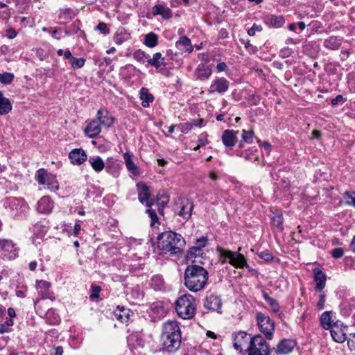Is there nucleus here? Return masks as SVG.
Instances as JSON below:
<instances>
[{
  "label": "nucleus",
  "instance_id": "nucleus-1",
  "mask_svg": "<svg viewBox=\"0 0 355 355\" xmlns=\"http://www.w3.org/2000/svg\"><path fill=\"white\" fill-rule=\"evenodd\" d=\"M163 351L175 353L182 343V333L180 323L174 320H168L162 324L160 336Z\"/></svg>",
  "mask_w": 355,
  "mask_h": 355
},
{
  "label": "nucleus",
  "instance_id": "nucleus-2",
  "mask_svg": "<svg viewBox=\"0 0 355 355\" xmlns=\"http://www.w3.org/2000/svg\"><path fill=\"white\" fill-rule=\"evenodd\" d=\"M159 254L169 253L170 255H178L182 252L185 241L181 234L173 231H166L157 237Z\"/></svg>",
  "mask_w": 355,
  "mask_h": 355
},
{
  "label": "nucleus",
  "instance_id": "nucleus-3",
  "mask_svg": "<svg viewBox=\"0 0 355 355\" xmlns=\"http://www.w3.org/2000/svg\"><path fill=\"white\" fill-rule=\"evenodd\" d=\"M208 279V271L196 264L187 266L184 272V284L193 293L203 290L207 284Z\"/></svg>",
  "mask_w": 355,
  "mask_h": 355
},
{
  "label": "nucleus",
  "instance_id": "nucleus-4",
  "mask_svg": "<svg viewBox=\"0 0 355 355\" xmlns=\"http://www.w3.org/2000/svg\"><path fill=\"white\" fill-rule=\"evenodd\" d=\"M175 309L180 318L184 320L193 318L196 311L195 298L190 294L181 295L175 302Z\"/></svg>",
  "mask_w": 355,
  "mask_h": 355
},
{
  "label": "nucleus",
  "instance_id": "nucleus-5",
  "mask_svg": "<svg viewBox=\"0 0 355 355\" xmlns=\"http://www.w3.org/2000/svg\"><path fill=\"white\" fill-rule=\"evenodd\" d=\"M217 252L220 256L222 263L229 262L232 266L237 268H246L250 269L246 259L242 254L238 252H233L223 248H217Z\"/></svg>",
  "mask_w": 355,
  "mask_h": 355
},
{
  "label": "nucleus",
  "instance_id": "nucleus-6",
  "mask_svg": "<svg viewBox=\"0 0 355 355\" xmlns=\"http://www.w3.org/2000/svg\"><path fill=\"white\" fill-rule=\"evenodd\" d=\"M256 320L260 332L268 340H272L275 329V322L268 315L258 312L256 314Z\"/></svg>",
  "mask_w": 355,
  "mask_h": 355
},
{
  "label": "nucleus",
  "instance_id": "nucleus-7",
  "mask_svg": "<svg viewBox=\"0 0 355 355\" xmlns=\"http://www.w3.org/2000/svg\"><path fill=\"white\" fill-rule=\"evenodd\" d=\"M246 351L248 355H268L270 352L268 343L260 334L251 338Z\"/></svg>",
  "mask_w": 355,
  "mask_h": 355
},
{
  "label": "nucleus",
  "instance_id": "nucleus-8",
  "mask_svg": "<svg viewBox=\"0 0 355 355\" xmlns=\"http://www.w3.org/2000/svg\"><path fill=\"white\" fill-rule=\"evenodd\" d=\"M193 209V202L187 198H178L173 207L175 213L185 220H189L191 218Z\"/></svg>",
  "mask_w": 355,
  "mask_h": 355
},
{
  "label": "nucleus",
  "instance_id": "nucleus-9",
  "mask_svg": "<svg viewBox=\"0 0 355 355\" xmlns=\"http://www.w3.org/2000/svg\"><path fill=\"white\" fill-rule=\"evenodd\" d=\"M5 205L10 209L14 216H21L28 208V204L22 198H8L5 202Z\"/></svg>",
  "mask_w": 355,
  "mask_h": 355
},
{
  "label": "nucleus",
  "instance_id": "nucleus-10",
  "mask_svg": "<svg viewBox=\"0 0 355 355\" xmlns=\"http://www.w3.org/2000/svg\"><path fill=\"white\" fill-rule=\"evenodd\" d=\"M19 249L11 239H0V253L4 259L13 260L18 255Z\"/></svg>",
  "mask_w": 355,
  "mask_h": 355
},
{
  "label": "nucleus",
  "instance_id": "nucleus-11",
  "mask_svg": "<svg viewBox=\"0 0 355 355\" xmlns=\"http://www.w3.org/2000/svg\"><path fill=\"white\" fill-rule=\"evenodd\" d=\"M230 87V82L224 77H216L211 83L207 89L209 94L217 92L223 94L228 91Z\"/></svg>",
  "mask_w": 355,
  "mask_h": 355
},
{
  "label": "nucleus",
  "instance_id": "nucleus-12",
  "mask_svg": "<svg viewBox=\"0 0 355 355\" xmlns=\"http://www.w3.org/2000/svg\"><path fill=\"white\" fill-rule=\"evenodd\" d=\"M204 306L211 311H216L221 313L223 302L220 295L214 293H209L204 299Z\"/></svg>",
  "mask_w": 355,
  "mask_h": 355
},
{
  "label": "nucleus",
  "instance_id": "nucleus-13",
  "mask_svg": "<svg viewBox=\"0 0 355 355\" xmlns=\"http://www.w3.org/2000/svg\"><path fill=\"white\" fill-rule=\"evenodd\" d=\"M139 201L145 205L147 207H151L153 205V200L150 198V191L149 187L144 182L137 184Z\"/></svg>",
  "mask_w": 355,
  "mask_h": 355
},
{
  "label": "nucleus",
  "instance_id": "nucleus-14",
  "mask_svg": "<svg viewBox=\"0 0 355 355\" xmlns=\"http://www.w3.org/2000/svg\"><path fill=\"white\" fill-rule=\"evenodd\" d=\"M297 345V342L293 339H283L277 345L275 352L277 354H288L293 352Z\"/></svg>",
  "mask_w": 355,
  "mask_h": 355
},
{
  "label": "nucleus",
  "instance_id": "nucleus-15",
  "mask_svg": "<svg viewBox=\"0 0 355 355\" xmlns=\"http://www.w3.org/2000/svg\"><path fill=\"white\" fill-rule=\"evenodd\" d=\"M96 120L102 126L110 128L113 125L115 119L107 109L101 107L97 111Z\"/></svg>",
  "mask_w": 355,
  "mask_h": 355
},
{
  "label": "nucleus",
  "instance_id": "nucleus-16",
  "mask_svg": "<svg viewBox=\"0 0 355 355\" xmlns=\"http://www.w3.org/2000/svg\"><path fill=\"white\" fill-rule=\"evenodd\" d=\"M250 335L245 331H239L233 334V346L235 349L242 351L243 347L248 345L251 339Z\"/></svg>",
  "mask_w": 355,
  "mask_h": 355
},
{
  "label": "nucleus",
  "instance_id": "nucleus-17",
  "mask_svg": "<svg viewBox=\"0 0 355 355\" xmlns=\"http://www.w3.org/2000/svg\"><path fill=\"white\" fill-rule=\"evenodd\" d=\"M212 74V69L210 65L205 63L199 64L194 72L193 76L198 80L205 81L208 80Z\"/></svg>",
  "mask_w": 355,
  "mask_h": 355
},
{
  "label": "nucleus",
  "instance_id": "nucleus-18",
  "mask_svg": "<svg viewBox=\"0 0 355 355\" xmlns=\"http://www.w3.org/2000/svg\"><path fill=\"white\" fill-rule=\"evenodd\" d=\"M54 207L53 201L47 196L42 197L37 202L36 210L40 214H49Z\"/></svg>",
  "mask_w": 355,
  "mask_h": 355
},
{
  "label": "nucleus",
  "instance_id": "nucleus-19",
  "mask_svg": "<svg viewBox=\"0 0 355 355\" xmlns=\"http://www.w3.org/2000/svg\"><path fill=\"white\" fill-rule=\"evenodd\" d=\"M263 23L270 28H279L283 26L285 19L282 15L267 14L263 17Z\"/></svg>",
  "mask_w": 355,
  "mask_h": 355
},
{
  "label": "nucleus",
  "instance_id": "nucleus-20",
  "mask_svg": "<svg viewBox=\"0 0 355 355\" xmlns=\"http://www.w3.org/2000/svg\"><path fill=\"white\" fill-rule=\"evenodd\" d=\"M69 159L73 165H81L87 159V155L83 148H75L69 153Z\"/></svg>",
  "mask_w": 355,
  "mask_h": 355
},
{
  "label": "nucleus",
  "instance_id": "nucleus-21",
  "mask_svg": "<svg viewBox=\"0 0 355 355\" xmlns=\"http://www.w3.org/2000/svg\"><path fill=\"white\" fill-rule=\"evenodd\" d=\"M238 131L234 130H225L223 131L221 140L226 148H232L238 141Z\"/></svg>",
  "mask_w": 355,
  "mask_h": 355
},
{
  "label": "nucleus",
  "instance_id": "nucleus-22",
  "mask_svg": "<svg viewBox=\"0 0 355 355\" xmlns=\"http://www.w3.org/2000/svg\"><path fill=\"white\" fill-rule=\"evenodd\" d=\"M175 47L181 54L191 53L193 50V46L191 40L187 36H181L175 42Z\"/></svg>",
  "mask_w": 355,
  "mask_h": 355
},
{
  "label": "nucleus",
  "instance_id": "nucleus-23",
  "mask_svg": "<svg viewBox=\"0 0 355 355\" xmlns=\"http://www.w3.org/2000/svg\"><path fill=\"white\" fill-rule=\"evenodd\" d=\"M88 162L92 169L96 173L101 172L105 168L107 172L111 170V166L108 164L105 165L103 159L98 155L91 156L89 157Z\"/></svg>",
  "mask_w": 355,
  "mask_h": 355
},
{
  "label": "nucleus",
  "instance_id": "nucleus-24",
  "mask_svg": "<svg viewBox=\"0 0 355 355\" xmlns=\"http://www.w3.org/2000/svg\"><path fill=\"white\" fill-rule=\"evenodd\" d=\"M313 272L314 282H315V289L316 291L321 292L325 287L327 276L325 273L318 268H314Z\"/></svg>",
  "mask_w": 355,
  "mask_h": 355
},
{
  "label": "nucleus",
  "instance_id": "nucleus-25",
  "mask_svg": "<svg viewBox=\"0 0 355 355\" xmlns=\"http://www.w3.org/2000/svg\"><path fill=\"white\" fill-rule=\"evenodd\" d=\"M127 344L129 349L133 351L138 347H143L145 340L139 334L135 332L127 336Z\"/></svg>",
  "mask_w": 355,
  "mask_h": 355
},
{
  "label": "nucleus",
  "instance_id": "nucleus-26",
  "mask_svg": "<svg viewBox=\"0 0 355 355\" xmlns=\"http://www.w3.org/2000/svg\"><path fill=\"white\" fill-rule=\"evenodd\" d=\"M85 134L89 138L96 137L101 132V125L96 119L89 121L85 128Z\"/></svg>",
  "mask_w": 355,
  "mask_h": 355
},
{
  "label": "nucleus",
  "instance_id": "nucleus-27",
  "mask_svg": "<svg viewBox=\"0 0 355 355\" xmlns=\"http://www.w3.org/2000/svg\"><path fill=\"white\" fill-rule=\"evenodd\" d=\"M37 289L42 299H49L52 296L50 291L51 284L45 280H37L36 282Z\"/></svg>",
  "mask_w": 355,
  "mask_h": 355
},
{
  "label": "nucleus",
  "instance_id": "nucleus-28",
  "mask_svg": "<svg viewBox=\"0 0 355 355\" xmlns=\"http://www.w3.org/2000/svg\"><path fill=\"white\" fill-rule=\"evenodd\" d=\"M130 310L123 306H117L113 311L114 318L122 323H128L130 320Z\"/></svg>",
  "mask_w": 355,
  "mask_h": 355
},
{
  "label": "nucleus",
  "instance_id": "nucleus-29",
  "mask_svg": "<svg viewBox=\"0 0 355 355\" xmlns=\"http://www.w3.org/2000/svg\"><path fill=\"white\" fill-rule=\"evenodd\" d=\"M55 175L49 173L46 169L41 168L36 171L35 179L40 185H44L52 181Z\"/></svg>",
  "mask_w": 355,
  "mask_h": 355
},
{
  "label": "nucleus",
  "instance_id": "nucleus-30",
  "mask_svg": "<svg viewBox=\"0 0 355 355\" xmlns=\"http://www.w3.org/2000/svg\"><path fill=\"white\" fill-rule=\"evenodd\" d=\"M152 13L154 16L160 15L164 19H168L172 17L171 9L162 4L155 5L152 8Z\"/></svg>",
  "mask_w": 355,
  "mask_h": 355
},
{
  "label": "nucleus",
  "instance_id": "nucleus-31",
  "mask_svg": "<svg viewBox=\"0 0 355 355\" xmlns=\"http://www.w3.org/2000/svg\"><path fill=\"white\" fill-rule=\"evenodd\" d=\"M132 157L131 153L126 152L123 154V159L128 171L133 175L137 176L140 174V172L138 166L134 163Z\"/></svg>",
  "mask_w": 355,
  "mask_h": 355
},
{
  "label": "nucleus",
  "instance_id": "nucleus-32",
  "mask_svg": "<svg viewBox=\"0 0 355 355\" xmlns=\"http://www.w3.org/2000/svg\"><path fill=\"white\" fill-rule=\"evenodd\" d=\"M130 39V34L123 27L119 28L113 36V40L116 45H121Z\"/></svg>",
  "mask_w": 355,
  "mask_h": 355
},
{
  "label": "nucleus",
  "instance_id": "nucleus-33",
  "mask_svg": "<svg viewBox=\"0 0 355 355\" xmlns=\"http://www.w3.org/2000/svg\"><path fill=\"white\" fill-rule=\"evenodd\" d=\"M330 333L333 340L336 343H343L347 340L346 334L336 324L330 329Z\"/></svg>",
  "mask_w": 355,
  "mask_h": 355
},
{
  "label": "nucleus",
  "instance_id": "nucleus-34",
  "mask_svg": "<svg viewBox=\"0 0 355 355\" xmlns=\"http://www.w3.org/2000/svg\"><path fill=\"white\" fill-rule=\"evenodd\" d=\"M139 98L141 101V105L143 107H148L150 103H153L155 98L152 94L149 92V89L146 87H142L139 92Z\"/></svg>",
  "mask_w": 355,
  "mask_h": 355
},
{
  "label": "nucleus",
  "instance_id": "nucleus-35",
  "mask_svg": "<svg viewBox=\"0 0 355 355\" xmlns=\"http://www.w3.org/2000/svg\"><path fill=\"white\" fill-rule=\"evenodd\" d=\"M342 40L336 36H331L325 39L323 42V46L329 50H338L341 46Z\"/></svg>",
  "mask_w": 355,
  "mask_h": 355
},
{
  "label": "nucleus",
  "instance_id": "nucleus-36",
  "mask_svg": "<svg viewBox=\"0 0 355 355\" xmlns=\"http://www.w3.org/2000/svg\"><path fill=\"white\" fill-rule=\"evenodd\" d=\"M147 63L148 65L153 66L157 69L162 66L166 67V65L164 58L162 57V53L159 52L154 53L153 58L149 56Z\"/></svg>",
  "mask_w": 355,
  "mask_h": 355
},
{
  "label": "nucleus",
  "instance_id": "nucleus-37",
  "mask_svg": "<svg viewBox=\"0 0 355 355\" xmlns=\"http://www.w3.org/2000/svg\"><path fill=\"white\" fill-rule=\"evenodd\" d=\"M75 17L73 10L71 8L60 9L58 13V19L60 24L65 25Z\"/></svg>",
  "mask_w": 355,
  "mask_h": 355
},
{
  "label": "nucleus",
  "instance_id": "nucleus-38",
  "mask_svg": "<svg viewBox=\"0 0 355 355\" xmlns=\"http://www.w3.org/2000/svg\"><path fill=\"white\" fill-rule=\"evenodd\" d=\"M262 296L266 302L268 304L271 311L273 313H279V315L282 314L280 313V306L277 300L270 297L269 295L265 291H262Z\"/></svg>",
  "mask_w": 355,
  "mask_h": 355
},
{
  "label": "nucleus",
  "instance_id": "nucleus-39",
  "mask_svg": "<svg viewBox=\"0 0 355 355\" xmlns=\"http://www.w3.org/2000/svg\"><path fill=\"white\" fill-rule=\"evenodd\" d=\"M12 104L8 98L3 96L2 92L0 91V115H5L10 112L12 110Z\"/></svg>",
  "mask_w": 355,
  "mask_h": 355
},
{
  "label": "nucleus",
  "instance_id": "nucleus-40",
  "mask_svg": "<svg viewBox=\"0 0 355 355\" xmlns=\"http://www.w3.org/2000/svg\"><path fill=\"white\" fill-rule=\"evenodd\" d=\"M235 154L239 157H243L246 160H252L257 158V149L248 148L244 151L237 149L235 151Z\"/></svg>",
  "mask_w": 355,
  "mask_h": 355
},
{
  "label": "nucleus",
  "instance_id": "nucleus-41",
  "mask_svg": "<svg viewBox=\"0 0 355 355\" xmlns=\"http://www.w3.org/2000/svg\"><path fill=\"white\" fill-rule=\"evenodd\" d=\"M150 285L155 291H162L164 288V281L160 275H155L152 277Z\"/></svg>",
  "mask_w": 355,
  "mask_h": 355
},
{
  "label": "nucleus",
  "instance_id": "nucleus-42",
  "mask_svg": "<svg viewBox=\"0 0 355 355\" xmlns=\"http://www.w3.org/2000/svg\"><path fill=\"white\" fill-rule=\"evenodd\" d=\"M158 44V36L150 32L145 35L144 44L150 48L156 46Z\"/></svg>",
  "mask_w": 355,
  "mask_h": 355
},
{
  "label": "nucleus",
  "instance_id": "nucleus-43",
  "mask_svg": "<svg viewBox=\"0 0 355 355\" xmlns=\"http://www.w3.org/2000/svg\"><path fill=\"white\" fill-rule=\"evenodd\" d=\"M330 313L331 312L329 311H325L320 316V324L326 330L330 329L333 327Z\"/></svg>",
  "mask_w": 355,
  "mask_h": 355
},
{
  "label": "nucleus",
  "instance_id": "nucleus-44",
  "mask_svg": "<svg viewBox=\"0 0 355 355\" xmlns=\"http://www.w3.org/2000/svg\"><path fill=\"white\" fill-rule=\"evenodd\" d=\"M345 204L355 208V191H346L343 194Z\"/></svg>",
  "mask_w": 355,
  "mask_h": 355
},
{
  "label": "nucleus",
  "instance_id": "nucleus-45",
  "mask_svg": "<svg viewBox=\"0 0 355 355\" xmlns=\"http://www.w3.org/2000/svg\"><path fill=\"white\" fill-rule=\"evenodd\" d=\"M283 222L284 218L282 214H277L275 215L271 219L272 227H275L278 231L280 232L284 230Z\"/></svg>",
  "mask_w": 355,
  "mask_h": 355
},
{
  "label": "nucleus",
  "instance_id": "nucleus-46",
  "mask_svg": "<svg viewBox=\"0 0 355 355\" xmlns=\"http://www.w3.org/2000/svg\"><path fill=\"white\" fill-rule=\"evenodd\" d=\"M203 254V250L194 245L189 249L187 258V259H196L197 257H201Z\"/></svg>",
  "mask_w": 355,
  "mask_h": 355
},
{
  "label": "nucleus",
  "instance_id": "nucleus-47",
  "mask_svg": "<svg viewBox=\"0 0 355 355\" xmlns=\"http://www.w3.org/2000/svg\"><path fill=\"white\" fill-rule=\"evenodd\" d=\"M71 69L76 70L83 67L85 64L86 59L84 58H76L73 57L69 61Z\"/></svg>",
  "mask_w": 355,
  "mask_h": 355
},
{
  "label": "nucleus",
  "instance_id": "nucleus-48",
  "mask_svg": "<svg viewBox=\"0 0 355 355\" xmlns=\"http://www.w3.org/2000/svg\"><path fill=\"white\" fill-rule=\"evenodd\" d=\"M72 35H76L78 37H82L85 35L84 32L80 30V20H76L71 26H69Z\"/></svg>",
  "mask_w": 355,
  "mask_h": 355
},
{
  "label": "nucleus",
  "instance_id": "nucleus-49",
  "mask_svg": "<svg viewBox=\"0 0 355 355\" xmlns=\"http://www.w3.org/2000/svg\"><path fill=\"white\" fill-rule=\"evenodd\" d=\"M149 55L141 50H137L133 53V58L141 63L148 62Z\"/></svg>",
  "mask_w": 355,
  "mask_h": 355
},
{
  "label": "nucleus",
  "instance_id": "nucleus-50",
  "mask_svg": "<svg viewBox=\"0 0 355 355\" xmlns=\"http://www.w3.org/2000/svg\"><path fill=\"white\" fill-rule=\"evenodd\" d=\"M15 78V75L10 72H3L0 73V83L3 85L10 84Z\"/></svg>",
  "mask_w": 355,
  "mask_h": 355
},
{
  "label": "nucleus",
  "instance_id": "nucleus-51",
  "mask_svg": "<svg viewBox=\"0 0 355 355\" xmlns=\"http://www.w3.org/2000/svg\"><path fill=\"white\" fill-rule=\"evenodd\" d=\"M101 287L95 284H92L90 288L89 299L92 301H95L99 298Z\"/></svg>",
  "mask_w": 355,
  "mask_h": 355
},
{
  "label": "nucleus",
  "instance_id": "nucleus-52",
  "mask_svg": "<svg viewBox=\"0 0 355 355\" xmlns=\"http://www.w3.org/2000/svg\"><path fill=\"white\" fill-rule=\"evenodd\" d=\"M207 134H202L198 137V139L197 141V146L193 147V150H198L200 149V147L205 146L207 144L209 143V140L207 138Z\"/></svg>",
  "mask_w": 355,
  "mask_h": 355
},
{
  "label": "nucleus",
  "instance_id": "nucleus-53",
  "mask_svg": "<svg viewBox=\"0 0 355 355\" xmlns=\"http://www.w3.org/2000/svg\"><path fill=\"white\" fill-rule=\"evenodd\" d=\"M253 135L254 132L252 130H243L241 139H243V141H245V143L250 144H252L253 141Z\"/></svg>",
  "mask_w": 355,
  "mask_h": 355
},
{
  "label": "nucleus",
  "instance_id": "nucleus-54",
  "mask_svg": "<svg viewBox=\"0 0 355 355\" xmlns=\"http://www.w3.org/2000/svg\"><path fill=\"white\" fill-rule=\"evenodd\" d=\"M148 208L149 209L146 210V213L148 214V216L150 218V225L154 226L155 223L159 224V218L156 211L154 209H151L150 207Z\"/></svg>",
  "mask_w": 355,
  "mask_h": 355
},
{
  "label": "nucleus",
  "instance_id": "nucleus-55",
  "mask_svg": "<svg viewBox=\"0 0 355 355\" xmlns=\"http://www.w3.org/2000/svg\"><path fill=\"white\" fill-rule=\"evenodd\" d=\"M240 41L245 45V48L250 53L253 54L257 51V47L252 45L250 40L245 41L243 39H241Z\"/></svg>",
  "mask_w": 355,
  "mask_h": 355
},
{
  "label": "nucleus",
  "instance_id": "nucleus-56",
  "mask_svg": "<svg viewBox=\"0 0 355 355\" xmlns=\"http://www.w3.org/2000/svg\"><path fill=\"white\" fill-rule=\"evenodd\" d=\"M95 30L98 31L101 34L104 35H108L110 33V31L107 28V24L104 22H99L96 26Z\"/></svg>",
  "mask_w": 355,
  "mask_h": 355
},
{
  "label": "nucleus",
  "instance_id": "nucleus-57",
  "mask_svg": "<svg viewBox=\"0 0 355 355\" xmlns=\"http://www.w3.org/2000/svg\"><path fill=\"white\" fill-rule=\"evenodd\" d=\"M45 185L47 186V188L53 192H55L59 189V184L56 180L55 176L53 178V180L52 181H49L48 183H46Z\"/></svg>",
  "mask_w": 355,
  "mask_h": 355
},
{
  "label": "nucleus",
  "instance_id": "nucleus-58",
  "mask_svg": "<svg viewBox=\"0 0 355 355\" xmlns=\"http://www.w3.org/2000/svg\"><path fill=\"white\" fill-rule=\"evenodd\" d=\"M208 244L207 236H202L198 239L195 243L196 247H199L202 250Z\"/></svg>",
  "mask_w": 355,
  "mask_h": 355
},
{
  "label": "nucleus",
  "instance_id": "nucleus-59",
  "mask_svg": "<svg viewBox=\"0 0 355 355\" xmlns=\"http://www.w3.org/2000/svg\"><path fill=\"white\" fill-rule=\"evenodd\" d=\"M263 28L261 25L254 24L248 30V34L250 36H254L256 34V32H261Z\"/></svg>",
  "mask_w": 355,
  "mask_h": 355
},
{
  "label": "nucleus",
  "instance_id": "nucleus-60",
  "mask_svg": "<svg viewBox=\"0 0 355 355\" xmlns=\"http://www.w3.org/2000/svg\"><path fill=\"white\" fill-rule=\"evenodd\" d=\"M344 254V250L342 248H336L331 251V256L334 259H340Z\"/></svg>",
  "mask_w": 355,
  "mask_h": 355
},
{
  "label": "nucleus",
  "instance_id": "nucleus-61",
  "mask_svg": "<svg viewBox=\"0 0 355 355\" xmlns=\"http://www.w3.org/2000/svg\"><path fill=\"white\" fill-rule=\"evenodd\" d=\"M259 257L266 261H270L273 259L272 254L269 252L268 251H263L259 254Z\"/></svg>",
  "mask_w": 355,
  "mask_h": 355
},
{
  "label": "nucleus",
  "instance_id": "nucleus-62",
  "mask_svg": "<svg viewBox=\"0 0 355 355\" xmlns=\"http://www.w3.org/2000/svg\"><path fill=\"white\" fill-rule=\"evenodd\" d=\"M81 230L80 220H77L74 225L73 229L71 232H69V235L78 236Z\"/></svg>",
  "mask_w": 355,
  "mask_h": 355
},
{
  "label": "nucleus",
  "instance_id": "nucleus-63",
  "mask_svg": "<svg viewBox=\"0 0 355 355\" xmlns=\"http://www.w3.org/2000/svg\"><path fill=\"white\" fill-rule=\"evenodd\" d=\"M178 127L180 128L182 132H187L191 130L193 125L190 123H184L179 124Z\"/></svg>",
  "mask_w": 355,
  "mask_h": 355
},
{
  "label": "nucleus",
  "instance_id": "nucleus-64",
  "mask_svg": "<svg viewBox=\"0 0 355 355\" xmlns=\"http://www.w3.org/2000/svg\"><path fill=\"white\" fill-rule=\"evenodd\" d=\"M293 53L291 49L288 47H284L280 51V56L283 58L289 57Z\"/></svg>",
  "mask_w": 355,
  "mask_h": 355
}]
</instances>
